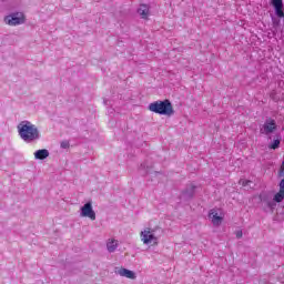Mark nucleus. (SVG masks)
I'll use <instances>...</instances> for the list:
<instances>
[{"instance_id": "f8f14e48", "label": "nucleus", "mask_w": 284, "mask_h": 284, "mask_svg": "<svg viewBox=\"0 0 284 284\" xmlns=\"http://www.w3.org/2000/svg\"><path fill=\"white\" fill-rule=\"evenodd\" d=\"M284 199V191L280 189V192L274 195L273 202H268V207L274 210L276 207V203H281Z\"/></svg>"}, {"instance_id": "1a4fd4ad", "label": "nucleus", "mask_w": 284, "mask_h": 284, "mask_svg": "<svg viewBox=\"0 0 284 284\" xmlns=\"http://www.w3.org/2000/svg\"><path fill=\"white\" fill-rule=\"evenodd\" d=\"M115 274H118V276H123L124 278H130L131 281H134V278H136V273L123 267L115 268Z\"/></svg>"}, {"instance_id": "ddd939ff", "label": "nucleus", "mask_w": 284, "mask_h": 284, "mask_svg": "<svg viewBox=\"0 0 284 284\" xmlns=\"http://www.w3.org/2000/svg\"><path fill=\"white\" fill-rule=\"evenodd\" d=\"M138 14H140L142 19H148V17H150V7L141 4L138 9Z\"/></svg>"}, {"instance_id": "39448f33", "label": "nucleus", "mask_w": 284, "mask_h": 284, "mask_svg": "<svg viewBox=\"0 0 284 284\" xmlns=\"http://www.w3.org/2000/svg\"><path fill=\"white\" fill-rule=\"evenodd\" d=\"M80 216L82 219H89L90 221H97V212H94L92 202H87L80 207Z\"/></svg>"}, {"instance_id": "f03ea898", "label": "nucleus", "mask_w": 284, "mask_h": 284, "mask_svg": "<svg viewBox=\"0 0 284 284\" xmlns=\"http://www.w3.org/2000/svg\"><path fill=\"white\" fill-rule=\"evenodd\" d=\"M161 229L159 226H144L140 231V241L148 247H156L161 241Z\"/></svg>"}, {"instance_id": "dca6fc26", "label": "nucleus", "mask_w": 284, "mask_h": 284, "mask_svg": "<svg viewBox=\"0 0 284 284\" xmlns=\"http://www.w3.org/2000/svg\"><path fill=\"white\" fill-rule=\"evenodd\" d=\"M62 150H67V148H70V143L68 141L61 142Z\"/></svg>"}, {"instance_id": "6e6552de", "label": "nucleus", "mask_w": 284, "mask_h": 284, "mask_svg": "<svg viewBox=\"0 0 284 284\" xmlns=\"http://www.w3.org/2000/svg\"><path fill=\"white\" fill-rule=\"evenodd\" d=\"M272 6L275 8V14L280 19H284L283 0H271Z\"/></svg>"}, {"instance_id": "9d476101", "label": "nucleus", "mask_w": 284, "mask_h": 284, "mask_svg": "<svg viewBox=\"0 0 284 284\" xmlns=\"http://www.w3.org/2000/svg\"><path fill=\"white\" fill-rule=\"evenodd\" d=\"M118 247H119V240L111 237L106 241V250L110 254H113V252H116Z\"/></svg>"}, {"instance_id": "2eb2a0df", "label": "nucleus", "mask_w": 284, "mask_h": 284, "mask_svg": "<svg viewBox=\"0 0 284 284\" xmlns=\"http://www.w3.org/2000/svg\"><path fill=\"white\" fill-rule=\"evenodd\" d=\"M193 195H194V185H190V187H187L186 191L183 192V196H186L187 199H190Z\"/></svg>"}, {"instance_id": "423d86ee", "label": "nucleus", "mask_w": 284, "mask_h": 284, "mask_svg": "<svg viewBox=\"0 0 284 284\" xmlns=\"http://www.w3.org/2000/svg\"><path fill=\"white\" fill-rule=\"evenodd\" d=\"M209 219L214 227H219L223 223V219H225V213L221 209H212L209 212Z\"/></svg>"}, {"instance_id": "7ed1b4c3", "label": "nucleus", "mask_w": 284, "mask_h": 284, "mask_svg": "<svg viewBox=\"0 0 284 284\" xmlns=\"http://www.w3.org/2000/svg\"><path fill=\"white\" fill-rule=\"evenodd\" d=\"M149 110L150 112L162 114L164 116H172V114H174V108L172 106V102H170V100H158L153 103H150Z\"/></svg>"}, {"instance_id": "f257e3e1", "label": "nucleus", "mask_w": 284, "mask_h": 284, "mask_svg": "<svg viewBox=\"0 0 284 284\" xmlns=\"http://www.w3.org/2000/svg\"><path fill=\"white\" fill-rule=\"evenodd\" d=\"M18 134L24 143H34L41 139V132L39 128L32 124V122L24 120L17 125Z\"/></svg>"}, {"instance_id": "0eeeda50", "label": "nucleus", "mask_w": 284, "mask_h": 284, "mask_svg": "<svg viewBox=\"0 0 284 284\" xmlns=\"http://www.w3.org/2000/svg\"><path fill=\"white\" fill-rule=\"evenodd\" d=\"M276 130V121L272 119H267L262 128L260 129L261 134H265L266 136H270V134H273V132Z\"/></svg>"}, {"instance_id": "4468645a", "label": "nucleus", "mask_w": 284, "mask_h": 284, "mask_svg": "<svg viewBox=\"0 0 284 284\" xmlns=\"http://www.w3.org/2000/svg\"><path fill=\"white\" fill-rule=\"evenodd\" d=\"M281 148V135H276V139L273 140L271 144H268L270 150H278Z\"/></svg>"}, {"instance_id": "9b49d317", "label": "nucleus", "mask_w": 284, "mask_h": 284, "mask_svg": "<svg viewBox=\"0 0 284 284\" xmlns=\"http://www.w3.org/2000/svg\"><path fill=\"white\" fill-rule=\"evenodd\" d=\"M33 156L37 161H44V159L50 156V151L48 149H40L33 153Z\"/></svg>"}, {"instance_id": "a211bd4d", "label": "nucleus", "mask_w": 284, "mask_h": 284, "mask_svg": "<svg viewBox=\"0 0 284 284\" xmlns=\"http://www.w3.org/2000/svg\"><path fill=\"white\" fill-rule=\"evenodd\" d=\"M240 183L243 184V185H247V183H250V182H247L245 180H240Z\"/></svg>"}, {"instance_id": "f3484780", "label": "nucleus", "mask_w": 284, "mask_h": 284, "mask_svg": "<svg viewBox=\"0 0 284 284\" xmlns=\"http://www.w3.org/2000/svg\"><path fill=\"white\" fill-rule=\"evenodd\" d=\"M235 236H236V239H243V231L237 230V231L235 232Z\"/></svg>"}, {"instance_id": "20e7f679", "label": "nucleus", "mask_w": 284, "mask_h": 284, "mask_svg": "<svg viewBox=\"0 0 284 284\" xmlns=\"http://www.w3.org/2000/svg\"><path fill=\"white\" fill-rule=\"evenodd\" d=\"M7 26H23L26 23V14L23 12H13L4 17Z\"/></svg>"}]
</instances>
